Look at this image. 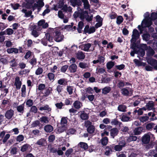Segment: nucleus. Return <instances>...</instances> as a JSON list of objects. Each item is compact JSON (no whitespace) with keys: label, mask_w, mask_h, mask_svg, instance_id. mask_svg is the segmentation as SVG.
<instances>
[{"label":"nucleus","mask_w":157,"mask_h":157,"mask_svg":"<svg viewBox=\"0 0 157 157\" xmlns=\"http://www.w3.org/2000/svg\"><path fill=\"white\" fill-rule=\"evenodd\" d=\"M22 12L25 13V16L26 17H29L31 16L32 13V11L30 10L27 11L26 9H23L21 10Z\"/></svg>","instance_id":"obj_29"},{"label":"nucleus","mask_w":157,"mask_h":157,"mask_svg":"<svg viewBox=\"0 0 157 157\" xmlns=\"http://www.w3.org/2000/svg\"><path fill=\"white\" fill-rule=\"evenodd\" d=\"M149 119V117L147 116H141L139 117V120L140 122L144 123V122H146Z\"/></svg>","instance_id":"obj_45"},{"label":"nucleus","mask_w":157,"mask_h":157,"mask_svg":"<svg viewBox=\"0 0 157 157\" xmlns=\"http://www.w3.org/2000/svg\"><path fill=\"white\" fill-rule=\"evenodd\" d=\"M43 125L42 124L40 123L39 120H36L33 121L32 124V126L33 127L38 126L39 127L41 128L43 126Z\"/></svg>","instance_id":"obj_26"},{"label":"nucleus","mask_w":157,"mask_h":157,"mask_svg":"<svg viewBox=\"0 0 157 157\" xmlns=\"http://www.w3.org/2000/svg\"><path fill=\"white\" fill-rule=\"evenodd\" d=\"M46 142V140L44 138H41L39 140L36 142V144L39 145L43 146L44 145L45 142Z\"/></svg>","instance_id":"obj_33"},{"label":"nucleus","mask_w":157,"mask_h":157,"mask_svg":"<svg viewBox=\"0 0 157 157\" xmlns=\"http://www.w3.org/2000/svg\"><path fill=\"white\" fill-rule=\"evenodd\" d=\"M101 141L102 145L103 146H105L108 144V138L107 137H103Z\"/></svg>","instance_id":"obj_38"},{"label":"nucleus","mask_w":157,"mask_h":157,"mask_svg":"<svg viewBox=\"0 0 157 157\" xmlns=\"http://www.w3.org/2000/svg\"><path fill=\"white\" fill-rule=\"evenodd\" d=\"M91 46V44L89 43L84 44L83 50L85 51L88 52Z\"/></svg>","instance_id":"obj_42"},{"label":"nucleus","mask_w":157,"mask_h":157,"mask_svg":"<svg viewBox=\"0 0 157 157\" xmlns=\"http://www.w3.org/2000/svg\"><path fill=\"white\" fill-rule=\"evenodd\" d=\"M44 129L46 132H50L53 130V128L51 125L47 124L44 126Z\"/></svg>","instance_id":"obj_17"},{"label":"nucleus","mask_w":157,"mask_h":157,"mask_svg":"<svg viewBox=\"0 0 157 157\" xmlns=\"http://www.w3.org/2000/svg\"><path fill=\"white\" fill-rule=\"evenodd\" d=\"M115 65L114 62L112 61L108 62L106 64V67L107 69H111Z\"/></svg>","instance_id":"obj_39"},{"label":"nucleus","mask_w":157,"mask_h":157,"mask_svg":"<svg viewBox=\"0 0 157 157\" xmlns=\"http://www.w3.org/2000/svg\"><path fill=\"white\" fill-rule=\"evenodd\" d=\"M107 147L108 146H107L105 148V155L109 156L110 154L112 153V152L109 149V148H107Z\"/></svg>","instance_id":"obj_61"},{"label":"nucleus","mask_w":157,"mask_h":157,"mask_svg":"<svg viewBox=\"0 0 157 157\" xmlns=\"http://www.w3.org/2000/svg\"><path fill=\"white\" fill-rule=\"evenodd\" d=\"M82 2L83 3L84 8L85 10L90 9V6L88 0H81Z\"/></svg>","instance_id":"obj_18"},{"label":"nucleus","mask_w":157,"mask_h":157,"mask_svg":"<svg viewBox=\"0 0 157 157\" xmlns=\"http://www.w3.org/2000/svg\"><path fill=\"white\" fill-rule=\"evenodd\" d=\"M147 62L148 64L153 67L154 68L156 65H157V61L156 59H148L147 60Z\"/></svg>","instance_id":"obj_11"},{"label":"nucleus","mask_w":157,"mask_h":157,"mask_svg":"<svg viewBox=\"0 0 157 157\" xmlns=\"http://www.w3.org/2000/svg\"><path fill=\"white\" fill-rule=\"evenodd\" d=\"M29 62L33 66L34 65H36L37 63L36 59L34 57L31 59L29 61Z\"/></svg>","instance_id":"obj_54"},{"label":"nucleus","mask_w":157,"mask_h":157,"mask_svg":"<svg viewBox=\"0 0 157 157\" xmlns=\"http://www.w3.org/2000/svg\"><path fill=\"white\" fill-rule=\"evenodd\" d=\"M81 105H82L81 102L78 101H75L73 104L74 107L76 109H79L81 108Z\"/></svg>","instance_id":"obj_36"},{"label":"nucleus","mask_w":157,"mask_h":157,"mask_svg":"<svg viewBox=\"0 0 157 157\" xmlns=\"http://www.w3.org/2000/svg\"><path fill=\"white\" fill-rule=\"evenodd\" d=\"M43 69L42 67H38L36 71L35 74L37 75H39L42 73Z\"/></svg>","instance_id":"obj_55"},{"label":"nucleus","mask_w":157,"mask_h":157,"mask_svg":"<svg viewBox=\"0 0 157 157\" xmlns=\"http://www.w3.org/2000/svg\"><path fill=\"white\" fill-rule=\"evenodd\" d=\"M85 126L87 128V131L90 134H92L94 132L95 128L94 125H92V122L87 120L85 121L84 123Z\"/></svg>","instance_id":"obj_3"},{"label":"nucleus","mask_w":157,"mask_h":157,"mask_svg":"<svg viewBox=\"0 0 157 157\" xmlns=\"http://www.w3.org/2000/svg\"><path fill=\"white\" fill-rule=\"evenodd\" d=\"M56 107L58 109H61L62 108V107L64 105V104L62 102L60 103H57L55 104Z\"/></svg>","instance_id":"obj_63"},{"label":"nucleus","mask_w":157,"mask_h":157,"mask_svg":"<svg viewBox=\"0 0 157 157\" xmlns=\"http://www.w3.org/2000/svg\"><path fill=\"white\" fill-rule=\"evenodd\" d=\"M14 114V111L12 109H10L7 110L5 113V116L6 119L8 120H11L12 119Z\"/></svg>","instance_id":"obj_4"},{"label":"nucleus","mask_w":157,"mask_h":157,"mask_svg":"<svg viewBox=\"0 0 157 157\" xmlns=\"http://www.w3.org/2000/svg\"><path fill=\"white\" fill-rule=\"evenodd\" d=\"M22 84L20 80V78L19 77H17L15 78L14 85L16 86V89L17 90H20Z\"/></svg>","instance_id":"obj_9"},{"label":"nucleus","mask_w":157,"mask_h":157,"mask_svg":"<svg viewBox=\"0 0 157 157\" xmlns=\"http://www.w3.org/2000/svg\"><path fill=\"white\" fill-rule=\"evenodd\" d=\"M154 51L151 48L149 50L147 53L148 56H152L154 55Z\"/></svg>","instance_id":"obj_64"},{"label":"nucleus","mask_w":157,"mask_h":157,"mask_svg":"<svg viewBox=\"0 0 157 157\" xmlns=\"http://www.w3.org/2000/svg\"><path fill=\"white\" fill-rule=\"evenodd\" d=\"M137 54L141 57H143L145 54V52L144 50L142 49V48H139L137 50L136 52Z\"/></svg>","instance_id":"obj_35"},{"label":"nucleus","mask_w":157,"mask_h":157,"mask_svg":"<svg viewBox=\"0 0 157 157\" xmlns=\"http://www.w3.org/2000/svg\"><path fill=\"white\" fill-rule=\"evenodd\" d=\"M133 62L138 67H145L146 65L145 63H144L139 60L138 59H135L133 60Z\"/></svg>","instance_id":"obj_15"},{"label":"nucleus","mask_w":157,"mask_h":157,"mask_svg":"<svg viewBox=\"0 0 157 157\" xmlns=\"http://www.w3.org/2000/svg\"><path fill=\"white\" fill-rule=\"evenodd\" d=\"M121 93L124 96H128L129 91L128 89L125 88H124L121 89Z\"/></svg>","instance_id":"obj_32"},{"label":"nucleus","mask_w":157,"mask_h":157,"mask_svg":"<svg viewBox=\"0 0 157 157\" xmlns=\"http://www.w3.org/2000/svg\"><path fill=\"white\" fill-rule=\"evenodd\" d=\"M45 90L44 93V95H43L42 97L44 98L45 97H48V96L50 94L52 93V88L51 87H49L48 88H45L44 89Z\"/></svg>","instance_id":"obj_10"},{"label":"nucleus","mask_w":157,"mask_h":157,"mask_svg":"<svg viewBox=\"0 0 157 157\" xmlns=\"http://www.w3.org/2000/svg\"><path fill=\"white\" fill-rule=\"evenodd\" d=\"M39 121L42 123H48L49 122L48 117L46 116H42L40 118Z\"/></svg>","instance_id":"obj_28"},{"label":"nucleus","mask_w":157,"mask_h":157,"mask_svg":"<svg viewBox=\"0 0 157 157\" xmlns=\"http://www.w3.org/2000/svg\"><path fill=\"white\" fill-rule=\"evenodd\" d=\"M130 119L129 117H128L127 114L123 115L121 118V121L123 122L128 121Z\"/></svg>","instance_id":"obj_49"},{"label":"nucleus","mask_w":157,"mask_h":157,"mask_svg":"<svg viewBox=\"0 0 157 157\" xmlns=\"http://www.w3.org/2000/svg\"><path fill=\"white\" fill-rule=\"evenodd\" d=\"M30 111L31 112L36 113L37 112V109L36 106L35 105L32 106L31 107Z\"/></svg>","instance_id":"obj_62"},{"label":"nucleus","mask_w":157,"mask_h":157,"mask_svg":"<svg viewBox=\"0 0 157 157\" xmlns=\"http://www.w3.org/2000/svg\"><path fill=\"white\" fill-rule=\"evenodd\" d=\"M138 44L136 43H131L130 48L134 50H137L136 48H138Z\"/></svg>","instance_id":"obj_58"},{"label":"nucleus","mask_w":157,"mask_h":157,"mask_svg":"<svg viewBox=\"0 0 157 157\" xmlns=\"http://www.w3.org/2000/svg\"><path fill=\"white\" fill-rule=\"evenodd\" d=\"M152 24V21L151 19H144L142 22V25L144 24V28H149Z\"/></svg>","instance_id":"obj_8"},{"label":"nucleus","mask_w":157,"mask_h":157,"mask_svg":"<svg viewBox=\"0 0 157 157\" xmlns=\"http://www.w3.org/2000/svg\"><path fill=\"white\" fill-rule=\"evenodd\" d=\"M146 106L148 110H150L154 106V104L153 101H150L147 104Z\"/></svg>","instance_id":"obj_31"},{"label":"nucleus","mask_w":157,"mask_h":157,"mask_svg":"<svg viewBox=\"0 0 157 157\" xmlns=\"http://www.w3.org/2000/svg\"><path fill=\"white\" fill-rule=\"evenodd\" d=\"M157 19V13H152L151 15V21L155 20Z\"/></svg>","instance_id":"obj_53"},{"label":"nucleus","mask_w":157,"mask_h":157,"mask_svg":"<svg viewBox=\"0 0 157 157\" xmlns=\"http://www.w3.org/2000/svg\"><path fill=\"white\" fill-rule=\"evenodd\" d=\"M125 67V65L123 64L115 66V69L119 71L124 69Z\"/></svg>","instance_id":"obj_40"},{"label":"nucleus","mask_w":157,"mask_h":157,"mask_svg":"<svg viewBox=\"0 0 157 157\" xmlns=\"http://www.w3.org/2000/svg\"><path fill=\"white\" fill-rule=\"evenodd\" d=\"M68 70L71 73L76 72L77 69V66L75 63H72L68 67Z\"/></svg>","instance_id":"obj_12"},{"label":"nucleus","mask_w":157,"mask_h":157,"mask_svg":"<svg viewBox=\"0 0 157 157\" xmlns=\"http://www.w3.org/2000/svg\"><path fill=\"white\" fill-rule=\"evenodd\" d=\"M31 147L30 145L28 144H25L21 147V151L24 152L26 151L28 149Z\"/></svg>","instance_id":"obj_21"},{"label":"nucleus","mask_w":157,"mask_h":157,"mask_svg":"<svg viewBox=\"0 0 157 157\" xmlns=\"http://www.w3.org/2000/svg\"><path fill=\"white\" fill-rule=\"evenodd\" d=\"M132 36L139 38L140 35L139 31L136 29H134L133 31L132 34Z\"/></svg>","instance_id":"obj_44"},{"label":"nucleus","mask_w":157,"mask_h":157,"mask_svg":"<svg viewBox=\"0 0 157 157\" xmlns=\"http://www.w3.org/2000/svg\"><path fill=\"white\" fill-rule=\"evenodd\" d=\"M17 111L20 113L19 115H22L23 114L24 110V103L17 106Z\"/></svg>","instance_id":"obj_13"},{"label":"nucleus","mask_w":157,"mask_h":157,"mask_svg":"<svg viewBox=\"0 0 157 157\" xmlns=\"http://www.w3.org/2000/svg\"><path fill=\"white\" fill-rule=\"evenodd\" d=\"M98 59L99 61L100 64H101L104 62L105 58L104 57L99 55L98 57Z\"/></svg>","instance_id":"obj_60"},{"label":"nucleus","mask_w":157,"mask_h":157,"mask_svg":"<svg viewBox=\"0 0 157 157\" xmlns=\"http://www.w3.org/2000/svg\"><path fill=\"white\" fill-rule=\"evenodd\" d=\"M150 136L149 134H145L142 137V141L144 144H147L150 142Z\"/></svg>","instance_id":"obj_5"},{"label":"nucleus","mask_w":157,"mask_h":157,"mask_svg":"<svg viewBox=\"0 0 157 157\" xmlns=\"http://www.w3.org/2000/svg\"><path fill=\"white\" fill-rule=\"evenodd\" d=\"M32 28L33 29H31L32 30L31 33V35L35 37L38 36L40 33L37 31L38 29L37 28V26L36 25H33Z\"/></svg>","instance_id":"obj_6"},{"label":"nucleus","mask_w":157,"mask_h":157,"mask_svg":"<svg viewBox=\"0 0 157 157\" xmlns=\"http://www.w3.org/2000/svg\"><path fill=\"white\" fill-rule=\"evenodd\" d=\"M85 56V53L82 51L78 52L76 54V58L79 60L84 59Z\"/></svg>","instance_id":"obj_14"},{"label":"nucleus","mask_w":157,"mask_h":157,"mask_svg":"<svg viewBox=\"0 0 157 157\" xmlns=\"http://www.w3.org/2000/svg\"><path fill=\"white\" fill-rule=\"evenodd\" d=\"M21 96L25 97L26 95V86L25 85H23L21 88Z\"/></svg>","instance_id":"obj_47"},{"label":"nucleus","mask_w":157,"mask_h":157,"mask_svg":"<svg viewBox=\"0 0 157 157\" xmlns=\"http://www.w3.org/2000/svg\"><path fill=\"white\" fill-rule=\"evenodd\" d=\"M143 130V128L141 127L135 128L133 130L134 135H140L142 132Z\"/></svg>","instance_id":"obj_19"},{"label":"nucleus","mask_w":157,"mask_h":157,"mask_svg":"<svg viewBox=\"0 0 157 157\" xmlns=\"http://www.w3.org/2000/svg\"><path fill=\"white\" fill-rule=\"evenodd\" d=\"M111 123L112 125H121V124H122V123L119 121L117 119L115 118L113 119L112 120Z\"/></svg>","instance_id":"obj_37"},{"label":"nucleus","mask_w":157,"mask_h":157,"mask_svg":"<svg viewBox=\"0 0 157 157\" xmlns=\"http://www.w3.org/2000/svg\"><path fill=\"white\" fill-rule=\"evenodd\" d=\"M124 19L123 17L121 16H119L117 18L116 23L119 25L123 22Z\"/></svg>","instance_id":"obj_41"},{"label":"nucleus","mask_w":157,"mask_h":157,"mask_svg":"<svg viewBox=\"0 0 157 157\" xmlns=\"http://www.w3.org/2000/svg\"><path fill=\"white\" fill-rule=\"evenodd\" d=\"M51 32L52 33L53 38L54 40L57 42H59L62 41L64 39V36L58 29H52Z\"/></svg>","instance_id":"obj_1"},{"label":"nucleus","mask_w":157,"mask_h":157,"mask_svg":"<svg viewBox=\"0 0 157 157\" xmlns=\"http://www.w3.org/2000/svg\"><path fill=\"white\" fill-rule=\"evenodd\" d=\"M125 86V83L124 81H119L117 84V87L120 89H122L123 87Z\"/></svg>","instance_id":"obj_50"},{"label":"nucleus","mask_w":157,"mask_h":157,"mask_svg":"<svg viewBox=\"0 0 157 157\" xmlns=\"http://www.w3.org/2000/svg\"><path fill=\"white\" fill-rule=\"evenodd\" d=\"M118 130L116 128H113L110 131V136L114 138L115 136L117 135Z\"/></svg>","instance_id":"obj_22"},{"label":"nucleus","mask_w":157,"mask_h":157,"mask_svg":"<svg viewBox=\"0 0 157 157\" xmlns=\"http://www.w3.org/2000/svg\"><path fill=\"white\" fill-rule=\"evenodd\" d=\"M7 52L8 53H12L14 52L15 54L18 53V49L17 48H8L7 50Z\"/></svg>","instance_id":"obj_24"},{"label":"nucleus","mask_w":157,"mask_h":157,"mask_svg":"<svg viewBox=\"0 0 157 157\" xmlns=\"http://www.w3.org/2000/svg\"><path fill=\"white\" fill-rule=\"evenodd\" d=\"M70 2L71 5L73 7L78 6L79 7L82 5V1L81 0H70Z\"/></svg>","instance_id":"obj_7"},{"label":"nucleus","mask_w":157,"mask_h":157,"mask_svg":"<svg viewBox=\"0 0 157 157\" xmlns=\"http://www.w3.org/2000/svg\"><path fill=\"white\" fill-rule=\"evenodd\" d=\"M9 63H10V66L11 67H17L18 65L17 63L15 58L13 59Z\"/></svg>","instance_id":"obj_25"},{"label":"nucleus","mask_w":157,"mask_h":157,"mask_svg":"<svg viewBox=\"0 0 157 157\" xmlns=\"http://www.w3.org/2000/svg\"><path fill=\"white\" fill-rule=\"evenodd\" d=\"M39 110L41 111L43 110H48V112L51 111L52 109L49 107V106L48 105H46L44 107H41L39 108Z\"/></svg>","instance_id":"obj_34"},{"label":"nucleus","mask_w":157,"mask_h":157,"mask_svg":"<svg viewBox=\"0 0 157 157\" xmlns=\"http://www.w3.org/2000/svg\"><path fill=\"white\" fill-rule=\"evenodd\" d=\"M86 18H85V19H86V21L87 22H90L92 20L93 15L92 14H91L90 16H89L88 15V13L87 14H86Z\"/></svg>","instance_id":"obj_52"},{"label":"nucleus","mask_w":157,"mask_h":157,"mask_svg":"<svg viewBox=\"0 0 157 157\" xmlns=\"http://www.w3.org/2000/svg\"><path fill=\"white\" fill-rule=\"evenodd\" d=\"M127 108V106L124 105H119L118 107V109L119 111L122 112H125L126 111V109Z\"/></svg>","instance_id":"obj_30"},{"label":"nucleus","mask_w":157,"mask_h":157,"mask_svg":"<svg viewBox=\"0 0 157 157\" xmlns=\"http://www.w3.org/2000/svg\"><path fill=\"white\" fill-rule=\"evenodd\" d=\"M77 11H75L74 14L73 16L75 19H76L79 17L82 21H84L86 18V14H87L88 11L87 10H84L79 7H78Z\"/></svg>","instance_id":"obj_2"},{"label":"nucleus","mask_w":157,"mask_h":157,"mask_svg":"<svg viewBox=\"0 0 157 157\" xmlns=\"http://www.w3.org/2000/svg\"><path fill=\"white\" fill-rule=\"evenodd\" d=\"M111 80V78H110L105 77L102 78H101L102 82L104 83H108Z\"/></svg>","instance_id":"obj_56"},{"label":"nucleus","mask_w":157,"mask_h":157,"mask_svg":"<svg viewBox=\"0 0 157 157\" xmlns=\"http://www.w3.org/2000/svg\"><path fill=\"white\" fill-rule=\"evenodd\" d=\"M84 26V23L82 21H80L78 22V27L77 29L79 33H82V29H83Z\"/></svg>","instance_id":"obj_20"},{"label":"nucleus","mask_w":157,"mask_h":157,"mask_svg":"<svg viewBox=\"0 0 157 157\" xmlns=\"http://www.w3.org/2000/svg\"><path fill=\"white\" fill-rule=\"evenodd\" d=\"M78 145L80 147L83 149L84 150H86L88 148L87 144L85 142H80L79 143Z\"/></svg>","instance_id":"obj_27"},{"label":"nucleus","mask_w":157,"mask_h":157,"mask_svg":"<svg viewBox=\"0 0 157 157\" xmlns=\"http://www.w3.org/2000/svg\"><path fill=\"white\" fill-rule=\"evenodd\" d=\"M80 115V118L81 119L84 120H88L89 118V115L84 111H81Z\"/></svg>","instance_id":"obj_16"},{"label":"nucleus","mask_w":157,"mask_h":157,"mask_svg":"<svg viewBox=\"0 0 157 157\" xmlns=\"http://www.w3.org/2000/svg\"><path fill=\"white\" fill-rule=\"evenodd\" d=\"M58 83L60 85L64 86L67 84V82L65 78H61L58 81Z\"/></svg>","instance_id":"obj_48"},{"label":"nucleus","mask_w":157,"mask_h":157,"mask_svg":"<svg viewBox=\"0 0 157 157\" xmlns=\"http://www.w3.org/2000/svg\"><path fill=\"white\" fill-rule=\"evenodd\" d=\"M155 124L153 123H148L146 125V128L147 130H150L154 127Z\"/></svg>","instance_id":"obj_57"},{"label":"nucleus","mask_w":157,"mask_h":157,"mask_svg":"<svg viewBox=\"0 0 157 157\" xmlns=\"http://www.w3.org/2000/svg\"><path fill=\"white\" fill-rule=\"evenodd\" d=\"M111 89L109 86H105L102 89V94L105 95L109 93L111 90Z\"/></svg>","instance_id":"obj_23"},{"label":"nucleus","mask_w":157,"mask_h":157,"mask_svg":"<svg viewBox=\"0 0 157 157\" xmlns=\"http://www.w3.org/2000/svg\"><path fill=\"white\" fill-rule=\"evenodd\" d=\"M6 34L8 35H11L14 32L13 29L11 28H8L5 30Z\"/></svg>","instance_id":"obj_59"},{"label":"nucleus","mask_w":157,"mask_h":157,"mask_svg":"<svg viewBox=\"0 0 157 157\" xmlns=\"http://www.w3.org/2000/svg\"><path fill=\"white\" fill-rule=\"evenodd\" d=\"M44 38L45 39L50 42H52V37L51 36L49 33H46Z\"/></svg>","instance_id":"obj_46"},{"label":"nucleus","mask_w":157,"mask_h":157,"mask_svg":"<svg viewBox=\"0 0 157 157\" xmlns=\"http://www.w3.org/2000/svg\"><path fill=\"white\" fill-rule=\"evenodd\" d=\"M26 104L27 107H31L33 104V101L31 99H28L26 102Z\"/></svg>","instance_id":"obj_51"},{"label":"nucleus","mask_w":157,"mask_h":157,"mask_svg":"<svg viewBox=\"0 0 157 157\" xmlns=\"http://www.w3.org/2000/svg\"><path fill=\"white\" fill-rule=\"evenodd\" d=\"M50 81H54L55 80V74L53 73H49L47 75Z\"/></svg>","instance_id":"obj_43"}]
</instances>
